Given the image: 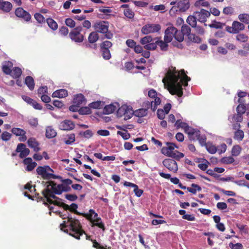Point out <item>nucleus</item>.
Returning a JSON list of instances; mask_svg holds the SVG:
<instances>
[{
    "instance_id": "nucleus-1",
    "label": "nucleus",
    "mask_w": 249,
    "mask_h": 249,
    "mask_svg": "<svg viewBox=\"0 0 249 249\" xmlns=\"http://www.w3.org/2000/svg\"><path fill=\"white\" fill-rule=\"evenodd\" d=\"M181 73L177 71L175 68H172L167 71L166 76L162 80L164 85L167 86V89L172 95H177L181 97L183 95L182 86H187L190 78L184 73V70L181 71Z\"/></svg>"
},
{
    "instance_id": "nucleus-2",
    "label": "nucleus",
    "mask_w": 249,
    "mask_h": 249,
    "mask_svg": "<svg viewBox=\"0 0 249 249\" xmlns=\"http://www.w3.org/2000/svg\"><path fill=\"white\" fill-rule=\"evenodd\" d=\"M60 229L65 232L75 237L77 239H80L81 235L85 233L81 229V225L79 221L68 214L67 216V220L63 221L60 225Z\"/></svg>"
},
{
    "instance_id": "nucleus-3",
    "label": "nucleus",
    "mask_w": 249,
    "mask_h": 249,
    "mask_svg": "<svg viewBox=\"0 0 249 249\" xmlns=\"http://www.w3.org/2000/svg\"><path fill=\"white\" fill-rule=\"evenodd\" d=\"M166 144L167 146L163 147L161 149L162 154L178 160L184 157V155L182 153L175 150V148H177V146L174 143L166 142Z\"/></svg>"
},
{
    "instance_id": "nucleus-4",
    "label": "nucleus",
    "mask_w": 249,
    "mask_h": 249,
    "mask_svg": "<svg viewBox=\"0 0 249 249\" xmlns=\"http://www.w3.org/2000/svg\"><path fill=\"white\" fill-rule=\"evenodd\" d=\"M36 171L38 175L45 180L61 178V177L54 175L53 169L48 165L38 166Z\"/></svg>"
},
{
    "instance_id": "nucleus-5",
    "label": "nucleus",
    "mask_w": 249,
    "mask_h": 249,
    "mask_svg": "<svg viewBox=\"0 0 249 249\" xmlns=\"http://www.w3.org/2000/svg\"><path fill=\"white\" fill-rule=\"evenodd\" d=\"M53 186H51V190L56 195H61L63 192H68L71 190V187L63 183L56 184L53 181H51Z\"/></svg>"
},
{
    "instance_id": "nucleus-6",
    "label": "nucleus",
    "mask_w": 249,
    "mask_h": 249,
    "mask_svg": "<svg viewBox=\"0 0 249 249\" xmlns=\"http://www.w3.org/2000/svg\"><path fill=\"white\" fill-rule=\"evenodd\" d=\"M161 26L159 24H147L143 26L141 30L144 35L158 32L160 30Z\"/></svg>"
},
{
    "instance_id": "nucleus-7",
    "label": "nucleus",
    "mask_w": 249,
    "mask_h": 249,
    "mask_svg": "<svg viewBox=\"0 0 249 249\" xmlns=\"http://www.w3.org/2000/svg\"><path fill=\"white\" fill-rule=\"evenodd\" d=\"M51 186H53V184L51 181L49 184H48L46 188L42 191V194L46 198V201L50 204H52L53 202V201L51 199V198L53 199H59L58 197L55 196L56 194L53 192V191L51 190Z\"/></svg>"
},
{
    "instance_id": "nucleus-8",
    "label": "nucleus",
    "mask_w": 249,
    "mask_h": 249,
    "mask_svg": "<svg viewBox=\"0 0 249 249\" xmlns=\"http://www.w3.org/2000/svg\"><path fill=\"white\" fill-rule=\"evenodd\" d=\"M93 28L96 32L104 34L108 30L109 23L104 20L97 21L94 24Z\"/></svg>"
},
{
    "instance_id": "nucleus-9",
    "label": "nucleus",
    "mask_w": 249,
    "mask_h": 249,
    "mask_svg": "<svg viewBox=\"0 0 249 249\" xmlns=\"http://www.w3.org/2000/svg\"><path fill=\"white\" fill-rule=\"evenodd\" d=\"M177 31V29L173 26L168 27L164 32V40L166 42H171L175 34Z\"/></svg>"
},
{
    "instance_id": "nucleus-10",
    "label": "nucleus",
    "mask_w": 249,
    "mask_h": 249,
    "mask_svg": "<svg viewBox=\"0 0 249 249\" xmlns=\"http://www.w3.org/2000/svg\"><path fill=\"white\" fill-rule=\"evenodd\" d=\"M162 163L166 168L174 173L177 172L178 170V165L175 160L170 159H165L162 161Z\"/></svg>"
},
{
    "instance_id": "nucleus-11",
    "label": "nucleus",
    "mask_w": 249,
    "mask_h": 249,
    "mask_svg": "<svg viewBox=\"0 0 249 249\" xmlns=\"http://www.w3.org/2000/svg\"><path fill=\"white\" fill-rule=\"evenodd\" d=\"M15 13L16 16L23 18L26 21H29L31 19V16L30 13L21 7L17 8Z\"/></svg>"
},
{
    "instance_id": "nucleus-12",
    "label": "nucleus",
    "mask_w": 249,
    "mask_h": 249,
    "mask_svg": "<svg viewBox=\"0 0 249 249\" xmlns=\"http://www.w3.org/2000/svg\"><path fill=\"white\" fill-rule=\"evenodd\" d=\"M16 152L19 153V157L21 159L25 158L30 153L29 149L26 148L25 144L22 143L18 144Z\"/></svg>"
},
{
    "instance_id": "nucleus-13",
    "label": "nucleus",
    "mask_w": 249,
    "mask_h": 249,
    "mask_svg": "<svg viewBox=\"0 0 249 249\" xmlns=\"http://www.w3.org/2000/svg\"><path fill=\"white\" fill-rule=\"evenodd\" d=\"M232 31L230 30L231 27H228L227 31L232 34H237L239 31L243 30L245 28V25L239 21H234L232 24Z\"/></svg>"
},
{
    "instance_id": "nucleus-14",
    "label": "nucleus",
    "mask_w": 249,
    "mask_h": 249,
    "mask_svg": "<svg viewBox=\"0 0 249 249\" xmlns=\"http://www.w3.org/2000/svg\"><path fill=\"white\" fill-rule=\"evenodd\" d=\"M210 16V13L203 9H201L200 12L196 13V19L200 22H205L207 20V18Z\"/></svg>"
},
{
    "instance_id": "nucleus-15",
    "label": "nucleus",
    "mask_w": 249,
    "mask_h": 249,
    "mask_svg": "<svg viewBox=\"0 0 249 249\" xmlns=\"http://www.w3.org/2000/svg\"><path fill=\"white\" fill-rule=\"evenodd\" d=\"M74 126V123L72 121L68 120L61 122L58 126L60 129L66 131L72 130Z\"/></svg>"
},
{
    "instance_id": "nucleus-16",
    "label": "nucleus",
    "mask_w": 249,
    "mask_h": 249,
    "mask_svg": "<svg viewBox=\"0 0 249 249\" xmlns=\"http://www.w3.org/2000/svg\"><path fill=\"white\" fill-rule=\"evenodd\" d=\"M186 133L188 134L190 140L196 141L197 140V137H199L200 131L198 129L190 127V128H188V131L186 132Z\"/></svg>"
},
{
    "instance_id": "nucleus-17",
    "label": "nucleus",
    "mask_w": 249,
    "mask_h": 249,
    "mask_svg": "<svg viewBox=\"0 0 249 249\" xmlns=\"http://www.w3.org/2000/svg\"><path fill=\"white\" fill-rule=\"evenodd\" d=\"M69 36L72 41L76 43H81L83 42L84 36L81 33H78L75 32L71 31L69 33Z\"/></svg>"
},
{
    "instance_id": "nucleus-18",
    "label": "nucleus",
    "mask_w": 249,
    "mask_h": 249,
    "mask_svg": "<svg viewBox=\"0 0 249 249\" xmlns=\"http://www.w3.org/2000/svg\"><path fill=\"white\" fill-rule=\"evenodd\" d=\"M119 105L117 102L107 105L104 108L103 112L105 114L112 113L119 107Z\"/></svg>"
},
{
    "instance_id": "nucleus-19",
    "label": "nucleus",
    "mask_w": 249,
    "mask_h": 249,
    "mask_svg": "<svg viewBox=\"0 0 249 249\" xmlns=\"http://www.w3.org/2000/svg\"><path fill=\"white\" fill-rule=\"evenodd\" d=\"M23 163L26 165V170L28 171H32L37 165V163L33 161L31 158H27L23 160Z\"/></svg>"
},
{
    "instance_id": "nucleus-20",
    "label": "nucleus",
    "mask_w": 249,
    "mask_h": 249,
    "mask_svg": "<svg viewBox=\"0 0 249 249\" xmlns=\"http://www.w3.org/2000/svg\"><path fill=\"white\" fill-rule=\"evenodd\" d=\"M190 7V2L189 0H183L178 1L177 3V7L178 11L180 12H185Z\"/></svg>"
},
{
    "instance_id": "nucleus-21",
    "label": "nucleus",
    "mask_w": 249,
    "mask_h": 249,
    "mask_svg": "<svg viewBox=\"0 0 249 249\" xmlns=\"http://www.w3.org/2000/svg\"><path fill=\"white\" fill-rule=\"evenodd\" d=\"M73 104L80 106L82 104H85L86 103V99L83 94L81 93L77 94L74 96Z\"/></svg>"
},
{
    "instance_id": "nucleus-22",
    "label": "nucleus",
    "mask_w": 249,
    "mask_h": 249,
    "mask_svg": "<svg viewBox=\"0 0 249 249\" xmlns=\"http://www.w3.org/2000/svg\"><path fill=\"white\" fill-rule=\"evenodd\" d=\"M12 8V5L10 2L0 0V10L8 13L11 10Z\"/></svg>"
},
{
    "instance_id": "nucleus-23",
    "label": "nucleus",
    "mask_w": 249,
    "mask_h": 249,
    "mask_svg": "<svg viewBox=\"0 0 249 249\" xmlns=\"http://www.w3.org/2000/svg\"><path fill=\"white\" fill-rule=\"evenodd\" d=\"M28 146L34 149L35 152L39 151V143L35 138H30L27 141Z\"/></svg>"
},
{
    "instance_id": "nucleus-24",
    "label": "nucleus",
    "mask_w": 249,
    "mask_h": 249,
    "mask_svg": "<svg viewBox=\"0 0 249 249\" xmlns=\"http://www.w3.org/2000/svg\"><path fill=\"white\" fill-rule=\"evenodd\" d=\"M68 94L67 90L65 89H60L54 91L52 96L53 97L62 98L67 96Z\"/></svg>"
},
{
    "instance_id": "nucleus-25",
    "label": "nucleus",
    "mask_w": 249,
    "mask_h": 249,
    "mask_svg": "<svg viewBox=\"0 0 249 249\" xmlns=\"http://www.w3.org/2000/svg\"><path fill=\"white\" fill-rule=\"evenodd\" d=\"M57 135V133L52 126H47L46 128L45 136L48 139L54 138Z\"/></svg>"
},
{
    "instance_id": "nucleus-26",
    "label": "nucleus",
    "mask_w": 249,
    "mask_h": 249,
    "mask_svg": "<svg viewBox=\"0 0 249 249\" xmlns=\"http://www.w3.org/2000/svg\"><path fill=\"white\" fill-rule=\"evenodd\" d=\"M84 216L90 222H92L96 217L98 216V213L93 209H90L89 211V213H84Z\"/></svg>"
},
{
    "instance_id": "nucleus-27",
    "label": "nucleus",
    "mask_w": 249,
    "mask_h": 249,
    "mask_svg": "<svg viewBox=\"0 0 249 249\" xmlns=\"http://www.w3.org/2000/svg\"><path fill=\"white\" fill-rule=\"evenodd\" d=\"M92 224L93 225L92 226H95L99 227L102 230L103 232L106 230L105 224L103 222L100 217H98L97 216V217H96L94 221L92 222Z\"/></svg>"
},
{
    "instance_id": "nucleus-28",
    "label": "nucleus",
    "mask_w": 249,
    "mask_h": 249,
    "mask_svg": "<svg viewBox=\"0 0 249 249\" xmlns=\"http://www.w3.org/2000/svg\"><path fill=\"white\" fill-rule=\"evenodd\" d=\"M25 83L30 90H33L35 88V81L33 78L30 76H27L25 79Z\"/></svg>"
},
{
    "instance_id": "nucleus-29",
    "label": "nucleus",
    "mask_w": 249,
    "mask_h": 249,
    "mask_svg": "<svg viewBox=\"0 0 249 249\" xmlns=\"http://www.w3.org/2000/svg\"><path fill=\"white\" fill-rule=\"evenodd\" d=\"M12 63L10 61H6L2 66V71L6 74H10L11 72V68L12 67Z\"/></svg>"
},
{
    "instance_id": "nucleus-30",
    "label": "nucleus",
    "mask_w": 249,
    "mask_h": 249,
    "mask_svg": "<svg viewBox=\"0 0 249 249\" xmlns=\"http://www.w3.org/2000/svg\"><path fill=\"white\" fill-rule=\"evenodd\" d=\"M238 102L240 103L236 108V111L238 113L243 114L246 110V107L243 102L242 99L238 100Z\"/></svg>"
},
{
    "instance_id": "nucleus-31",
    "label": "nucleus",
    "mask_w": 249,
    "mask_h": 249,
    "mask_svg": "<svg viewBox=\"0 0 249 249\" xmlns=\"http://www.w3.org/2000/svg\"><path fill=\"white\" fill-rule=\"evenodd\" d=\"M175 126L177 128L180 127L183 128L186 133L188 131V128H190V127L187 123L182 122L180 120H178L176 122Z\"/></svg>"
},
{
    "instance_id": "nucleus-32",
    "label": "nucleus",
    "mask_w": 249,
    "mask_h": 249,
    "mask_svg": "<svg viewBox=\"0 0 249 249\" xmlns=\"http://www.w3.org/2000/svg\"><path fill=\"white\" fill-rule=\"evenodd\" d=\"M147 114V110L145 108H140L134 111V115L139 118L145 116Z\"/></svg>"
},
{
    "instance_id": "nucleus-33",
    "label": "nucleus",
    "mask_w": 249,
    "mask_h": 249,
    "mask_svg": "<svg viewBox=\"0 0 249 249\" xmlns=\"http://www.w3.org/2000/svg\"><path fill=\"white\" fill-rule=\"evenodd\" d=\"M46 22L48 26L53 30L55 31L57 29V23L53 18H48L46 20Z\"/></svg>"
},
{
    "instance_id": "nucleus-34",
    "label": "nucleus",
    "mask_w": 249,
    "mask_h": 249,
    "mask_svg": "<svg viewBox=\"0 0 249 249\" xmlns=\"http://www.w3.org/2000/svg\"><path fill=\"white\" fill-rule=\"evenodd\" d=\"M128 109V106L124 105L121 107H119L117 111V115L118 117H122L124 116L125 111Z\"/></svg>"
},
{
    "instance_id": "nucleus-35",
    "label": "nucleus",
    "mask_w": 249,
    "mask_h": 249,
    "mask_svg": "<svg viewBox=\"0 0 249 249\" xmlns=\"http://www.w3.org/2000/svg\"><path fill=\"white\" fill-rule=\"evenodd\" d=\"M157 43V46L158 45L161 50L163 51H166L168 49V43H169V42H166L164 40L163 41L162 40H157L156 41Z\"/></svg>"
},
{
    "instance_id": "nucleus-36",
    "label": "nucleus",
    "mask_w": 249,
    "mask_h": 249,
    "mask_svg": "<svg viewBox=\"0 0 249 249\" xmlns=\"http://www.w3.org/2000/svg\"><path fill=\"white\" fill-rule=\"evenodd\" d=\"M196 16L190 15L188 17L186 22L193 28L196 26Z\"/></svg>"
},
{
    "instance_id": "nucleus-37",
    "label": "nucleus",
    "mask_w": 249,
    "mask_h": 249,
    "mask_svg": "<svg viewBox=\"0 0 249 249\" xmlns=\"http://www.w3.org/2000/svg\"><path fill=\"white\" fill-rule=\"evenodd\" d=\"M99 38V35L96 32H92L89 36L88 40L90 43L96 42Z\"/></svg>"
},
{
    "instance_id": "nucleus-38",
    "label": "nucleus",
    "mask_w": 249,
    "mask_h": 249,
    "mask_svg": "<svg viewBox=\"0 0 249 249\" xmlns=\"http://www.w3.org/2000/svg\"><path fill=\"white\" fill-rule=\"evenodd\" d=\"M21 73V70L18 67H15L11 70V74L14 78H19Z\"/></svg>"
},
{
    "instance_id": "nucleus-39",
    "label": "nucleus",
    "mask_w": 249,
    "mask_h": 249,
    "mask_svg": "<svg viewBox=\"0 0 249 249\" xmlns=\"http://www.w3.org/2000/svg\"><path fill=\"white\" fill-rule=\"evenodd\" d=\"M207 150L212 154H215L217 152V147L212 143H207L205 145Z\"/></svg>"
},
{
    "instance_id": "nucleus-40",
    "label": "nucleus",
    "mask_w": 249,
    "mask_h": 249,
    "mask_svg": "<svg viewBox=\"0 0 249 249\" xmlns=\"http://www.w3.org/2000/svg\"><path fill=\"white\" fill-rule=\"evenodd\" d=\"M191 186L193 188H192L191 187H187V190L188 192L195 195L197 191H200L201 190V188L198 185L193 183L191 184Z\"/></svg>"
},
{
    "instance_id": "nucleus-41",
    "label": "nucleus",
    "mask_w": 249,
    "mask_h": 249,
    "mask_svg": "<svg viewBox=\"0 0 249 249\" xmlns=\"http://www.w3.org/2000/svg\"><path fill=\"white\" fill-rule=\"evenodd\" d=\"M244 137V133L243 130L238 129L234 132V139L235 140L241 141Z\"/></svg>"
},
{
    "instance_id": "nucleus-42",
    "label": "nucleus",
    "mask_w": 249,
    "mask_h": 249,
    "mask_svg": "<svg viewBox=\"0 0 249 249\" xmlns=\"http://www.w3.org/2000/svg\"><path fill=\"white\" fill-rule=\"evenodd\" d=\"M188 38L193 43H199L201 41L200 37L194 34L188 35Z\"/></svg>"
},
{
    "instance_id": "nucleus-43",
    "label": "nucleus",
    "mask_w": 249,
    "mask_h": 249,
    "mask_svg": "<svg viewBox=\"0 0 249 249\" xmlns=\"http://www.w3.org/2000/svg\"><path fill=\"white\" fill-rule=\"evenodd\" d=\"M184 34L181 31L177 29V31L175 34L174 38L178 42H181L184 40Z\"/></svg>"
},
{
    "instance_id": "nucleus-44",
    "label": "nucleus",
    "mask_w": 249,
    "mask_h": 249,
    "mask_svg": "<svg viewBox=\"0 0 249 249\" xmlns=\"http://www.w3.org/2000/svg\"><path fill=\"white\" fill-rule=\"evenodd\" d=\"M93 133L90 130H87L85 131H80L79 133V135L83 137L86 139H89L93 136Z\"/></svg>"
},
{
    "instance_id": "nucleus-45",
    "label": "nucleus",
    "mask_w": 249,
    "mask_h": 249,
    "mask_svg": "<svg viewBox=\"0 0 249 249\" xmlns=\"http://www.w3.org/2000/svg\"><path fill=\"white\" fill-rule=\"evenodd\" d=\"M78 112L81 115H87L91 113L89 107H80L78 110Z\"/></svg>"
},
{
    "instance_id": "nucleus-46",
    "label": "nucleus",
    "mask_w": 249,
    "mask_h": 249,
    "mask_svg": "<svg viewBox=\"0 0 249 249\" xmlns=\"http://www.w3.org/2000/svg\"><path fill=\"white\" fill-rule=\"evenodd\" d=\"M133 115H134V111L132 110V107L128 106V109L125 111L124 119L125 120L130 119Z\"/></svg>"
},
{
    "instance_id": "nucleus-47",
    "label": "nucleus",
    "mask_w": 249,
    "mask_h": 249,
    "mask_svg": "<svg viewBox=\"0 0 249 249\" xmlns=\"http://www.w3.org/2000/svg\"><path fill=\"white\" fill-rule=\"evenodd\" d=\"M11 132L13 134L17 136H19L20 135H24V134H26L25 131L23 129L17 127L13 128L11 130Z\"/></svg>"
},
{
    "instance_id": "nucleus-48",
    "label": "nucleus",
    "mask_w": 249,
    "mask_h": 249,
    "mask_svg": "<svg viewBox=\"0 0 249 249\" xmlns=\"http://www.w3.org/2000/svg\"><path fill=\"white\" fill-rule=\"evenodd\" d=\"M103 102L100 101H97L92 102L89 105L90 108L93 109H99L101 108L102 106Z\"/></svg>"
},
{
    "instance_id": "nucleus-49",
    "label": "nucleus",
    "mask_w": 249,
    "mask_h": 249,
    "mask_svg": "<svg viewBox=\"0 0 249 249\" xmlns=\"http://www.w3.org/2000/svg\"><path fill=\"white\" fill-rule=\"evenodd\" d=\"M238 19L240 21L245 23H249V15L248 14H241L238 16Z\"/></svg>"
},
{
    "instance_id": "nucleus-50",
    "label": "nucleus",
    "mask_w": 249,
    "mask_h": 249,
    "mask_svg": "<svg viewBox=\"0 0 249 249\" xmlns=\"http://www.w3.org/2000/svg\"><path fill=\"white\" fill-rule=\"evenodd\" d=\"M241 152V147L239 145H236L233 146L231 150V154L233 156H238Z\"/></svg>"
},
{
    "instance_id": "nucleus-51",
    "label": "nucleus",
    "mask_w": 249,
    "mask_h": 249,
    "mask_svg": "<svg viewBox=\"0 0 249 249\" xmlns=\"http://www.w3.org/2000/svg\"><path fill=\"white\" fill-rule=\"evenodd\" d=\"M234 161V159L231 156L225 157L221 159V162L224 164H230Z\"/></svg>"
},
{
    "instance_id": "nucleus-52",
    "label": "nucleus",
    "mask_w": 249,
    "mask_h": 249,
    "mask_svg": "<svg viewBox=\"0 0 249 249\" xmlns=\"http://www.w3.org/2000/svg\"><path fill=\"white\" fill-rule=\"evenodd\" d=\"M68 139L65 140V143L66 144H71L75 141V135L72 133L67 135Z\"/></svg>"
},
{
    "instance_id": "nucleus-53",
    "label": "nucleus",
    "mask_w": 249,
    "mask_h": 249,
    "mask_svg": "<svg viewBox=\"0 0 249 249\" xmlns=\"http://www.w3.org/2000/svg\"><path fill=\"white\" fill-rule=\"evenodd\" d=\"M112 46V43L109 41H103L100 45L101 50L109 49Z\"/></svg>"
},
{
    "instance_id": "nucleus-54",
    "label": "nucleus",
    "mask_w": 249,
    "mask_h": 249,
    "mask_svg": "<svg viewBox=\"0 0 249 249\" xmlns=\"http://www.w3.org/2000/svg\"><path fill=\"white\" fill-rule=\"evenodd\" d=\"M103 57L106 60H108L111 58V54L109 49L101 50Z\"/></svg>"
},
{
    "instance_id": "nucleus-55",
    "label": "nucleus",
    "mask_w": 249,
    "mask_h": 249,
    "mask_svg": "<svg viewBox=\"0 0 249 249\" xmlns=\"http://www.w3.org/2000/svg\"><path fill=\"white\" fill-rule=\"evenodd\" d=\"M181 31L188 36V35L191 34V28L186 24H183L181 27Z\"/></svg>"
},
{
    "instance_id": "nucleus-56",
    "label": "nucleus",
    "mask_w": 249,
    "mask_h": 249,
    "mask_svg": "<svg viewBox=\"0 0 249 249\" xmlns=\"http://www.w3.org/2000/svg\"><path fill=\"white\" fill-rule=\"evenodd\" d=\"M152 41V37L150 36H147L141 38L140 40V43L142 45H145L146 44H147L148 43L151 42Z\"/></svg>"
},
{
    "instance_id": "nucleus-57",
    "label": "nucleus",
    "mask_w": 249,
    "mask_h": 249,
    "mask_svg": "<svg viewBox=\"0 0 249 249\" xmlns=\"http://www.w3.org/2000/svg\"><path fill=\"white\" fill-rule=\"evenodd\" d=\"M124 15L129 18H132L134 16V13L130 9H125L124 11Z\"/></svg>"
},
{
    "instance_id": "nucleus-58",
    "label": "nucleus",
    "mask_w": 249,
    "mask_h": 249,
    "mask_svg": "<svg viewBox=\"0 0 249 249\" xmlns=\"http://www.w3.org/2000/svg\"><path fill=\"white\" fill-rule=\"evenodd\" d=\"M12 135L7 131H4L1 135V139L3 141L7 142L11 138Z\"/></svg>"
},
{
    "instance_id": "nucleus-59",
    "label": "nucleus",
    "mask_w": 249,
    "mask_h": 249,
    "mask_svg": "<svg viewBox=\"0 0 249 249\" xmlns=\"http://www.w3.org/2000/svg\"><path fill=\"white\" fill-rule=\"evenodd\" d=\"M157 47V43L156 41L154 42H150L147 44H146L144 46V49L147 50H154L156 49Z\"/></svg>"
},
{
    "instance_id": "nucleus-60",
    "label": "nucleus",
    "mask_w": 249,
    "mask_h": 249,
    "mask_svg": "<svg viewBox=\"0 0 249 249\" xmlns=\"http://www.w3.org/2000/svg\"><path fill=\"white\" fill-rule=\"evenodd\" d=\"M153 102V104H152L150 108L154 111L157 109V106L160 104V98H156Z\"/></svg>"
},
{
    "instance_id": "nucleus-61",
    "label": "nucleus",
    "mask_w": 249,
    "mask_h": 249,
    "mask_svg": "<svg viewBox=\"0 0 249 249\" xmlns=\"http://www.w3.org/2000/svg\"><path fill=\"white\" fill-rule=\"evenodd\" d=\"M35 18L37 21L38 22L42 23L45 22V18L41 14L36 13L34 15Z\"/></svg>"
},
{
    "instance_id": "nucleus-62",
    "label": "nucleus",
    "mask_w": 249,
    "mask_h": 249,
    "mask_svg": "<svg viewBox=\"0 0 249 249\" xmlns=\"http://www.w3.org/2000/svg\"><path fill=\"white\" fill-rule=\"evenodd\" d=\"M236 39L238 41L245 42L248 39V36L243 34H239L237 35Z\"/></svg>"
},
{
    "instance_id": "nucleus-63",
    "label": "nucleus",
    "mask_w": 249,
    "mask_h": 249,
    "mask_svg": "<svg viewBox=\"0 0 249 249\" xmlns=\"http://www.w3.org/2000/svg\"><path fill=\"white\" fill-rule=\"evenodd\" d=\"M65 23L68 26L71 28H73L75 26V22L71 18H66L65 19Z\"/></svg>"
},
{
    "instance_id": "nucleus-64",
    "label": "nucleus",
    "mask_w": 249,
    "mask_h": 249,
    "mask_svg": "<svg viewBox=\"0 0 249 249\" xmlns=\"http://www.w3.org/2000/svg\"><path fill=\"white\" fill-rule=\"evenodd\" d=\"M229 246L231 249H243V246L241 243H237L236 244H233V243H230Z\"/></svg>"
}]
</instances>
